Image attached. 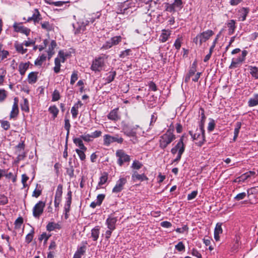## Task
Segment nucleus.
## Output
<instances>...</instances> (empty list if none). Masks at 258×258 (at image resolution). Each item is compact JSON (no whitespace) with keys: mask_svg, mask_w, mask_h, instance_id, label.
<instances>
[{"mask_svg":"<svg viewBox=\"0 0 258 258\" xmlns=\"http://www.w3.org/2000/svg\"><path fill=\"white\" fill-rule=\"evenodd\" d=\"M189 134L193 140L196 141V144L199 146H202L206 141L203 123L200 124V128L196 130L195 133L189 131Z\"/></svg>","mask_w":258,"mask_h":258,"instance_id":"nucleus-1","label":"nucleus"},{"mask_svg":"<svg viewBox=\"0 0 258 258\" xmlns=\"http://www.w3.org/2000/svg\"><path fill=\"white\" fill-rule=\"evenodd\" d=\"M175 136L172 131L168 130L165 134L160 137L159 147L162 149H165L175 139Z\"/></svg>","mask_w":258,"mask_h":258,"instance_id":"nucleus-2","label":"nucleus"},{"mask_svg":"<svg viewBox=\"0 0 258 258\" xmlns=\"http://www.w3.org/2000/svg\"><path fill=\"white\" fill-rule=\"evenodd\" d=\"M214 32L211 30H207L198 34L194 39V42L196 44L201 45L203 42L207 41L212 35Z\"/></svg>","mask_w":258,"mask_h":258,"instance_id":"nucleus-3","label":"nucleus"},{"mask_svg":"<svg viewBox=\"0 0 258 258\" xmlns=\"http://www.w3.org/2000/svg\"><path fill=\"white\" fill-rule=\"evenodd\" d=\"M69 55L68 53H64L63 51L60 50L58 52V56L55 59V67L53 68L54 71L55 73H58L60 71V63L64 62Z\"/></svg>","mask_w":258,"mask_h":258,"instance_id":"nucleus-4","label":"nucleus"},{"mask_svg":"<svg viewBox=\"0 0 258 258\" xmlns=\"http://www.w3.org/2000/svg\"><path fill=\"white\" fill-rule=\"evenodd\" d=\"M115 155L117 158V163L120 166H122L124 163L129 162L131 160L130 156L122 149L117 150Z\"/></svg>","mask_w":258,"mask_h":258,"instance_id":"nucleus-5","label":"nucleus"},{"mask_svg":"<svg viewBox=\"0 0 258 258\" xmlns=\"http://www.w3.org/2000/svg\"><path fill=\"white\" fill-rule=\"evenodd\" d=\"M105 58L104 56L96 57L93 61L91 69L95 72L101 71L105 65Z\"/></svg>","mask_w":258,"mask_h":258,"instance_id":"nucleus-6","label":"nucleus"},{"mask_svg":"<svg viewBox=\"0 0 258 258\" xmlns=\"http://www.w3.org/2000/svg\"><path fill=\"white\" fill-rule=\"evenodd\" d=\"M123 142V139L116 135L115 136H111L106 134L103 136V144L104 145L108 146L110 144L114 142H117L118 144H121Z\"/></svg>","mask_w":258,"mask_h":258,"instance_id":"nucleus-7","label":"nucleus"},{"mask_svg":"<svg viewBox=\"0 0 258 258\" xmlns=\"http://www.w3.org/2000/svg\"><path fill=\"white\" fill-rule=\"evenodd\" d=\"M247 54L246 50H243L241 55L238 56L237 57L233 58L230 66V69H233L238 67L241 65L245 59V57Z\"/></svg>","mask_w":258,"mask_h":258,"instance_id":"nucleus-8","label":"nucleus"},{"mask_svg":"<svg viewBox=\"0 0 258 258\" xmlns=\"http://www.w3.org/2000/svg\"><path fill=\"white\" fill-rule=\"evenodd\" d=\"M138 125H136L132 128H129L127 126H124L122 128V132L124 133L125 135L128 137L133 138L131 140L133 143H136L137 142V139L136 137L137 132L136 130L137 127H138Z\"/></svg>","mask_w":258,"mask_h":258,"instance_id":"nucleus-9","label":"nucleus"},{"mask_svg":"<svg viewBox=\"0 0 258 258\" xmlns=\"http://www.w3.org/2000/svg\"><path fill=\"white\" fill-rule=\"evenodd\" d=\"M115 213L108 216L106 220L105 224L108 229L114 230L116 228V223L118 220V217L115 216Z\"/></svg>","mask_w":258,"mask_h":258,"instance_id":"nucleus-10","label":"nucleus"},{"mask_svg":"<svg viewBox=\"0 0 258 258\" xmlns=\"http://www.w3.org/2000/svg\"><path fill=\"white\" fill-rule=\"evenodd\" d=\"M184 137L182 136L177 144L171 150V152L174 155L177 153H183L185 150V145L183 143Z\"/></svg>","mask_w":258,"mask_h":258,"instance_id":"nucleus-11","label":"nucleus"},{"mask_svg":"<svg viewBox=\"0 0 258 258\" xmlns=\"http://www.w3.org/2000/svg\"><path fill=\"white\" fill-rule=\"evenodd\" d=\"M45 205V203L42 201H39L35 205L33 209V215L35 218H39L42 214Z\"/></svg>","mask_w":258,"mask_h":258,"instance_id":"nucleus-12","label":"nucleus"},{"mask_svg":"<svg viewBox=\"0 0 258 258\" xmlns=\"http://www.w3.org/2000/svg\"><path fill=\"white\" fill-rule=\"evenodd\" d=\"M127 181L125 178L120 177L116 182L115 185L112 189L113 193H118L122 191L123 186L126 184Z\"/></svg>","mask_w":258,"mask_h":258,"instance_id":"nucleus-13","label":"nucleus"},{"mask_svg":"<svg viewBox=\"0 0 258 258\" xmlns=\"http://www.w3.org/2000/svg\"><path fill=\"white\" fill-rule=\"evenodd\" d=\"M72 191L70 190L68 191L66 198V203L64 206V211L65 212V219L68 218V213L70 212L71 205L72 203Z\"/></svg>","mask_w":258,"mask_h":258,"instance_id":"nucleus-14","label":"nucleus"},{"mask_svg":"<svg viewBox=\"0 0 258 258\" xmlns=\"http://www.w3.org/2000/svg\"><path fill=\"white\" fill-rule=\"evenodd\" d=\"M89 21L85 22H78L76 25H74V28L76 29L75 33L83 32L86 29V26L89 24Z\"/></svg>","mask_w":258,"mask_h":258,"instance_id":"nucleus-15","label":"nucleus"},{"mask_svg":"<svg viewBox=\"0 0 258 258\" xmlns=\"http://www.w3.org/2000/svg\"><path fill=\"white\" fill-rule=\"evenodd\" d=\"M132 179L134 182L137 181H143L148 180V178L144 173L140 174L137 171H134L132 175Z\"/></svg>","mask_w":258,"mask_h":258,"instance_id":"nucleus-16","label":"nucleus"},{"mask_svg":"<svg viewBox=\"0 0 258 258\" xmlns=\"http://www.w3.org/2000/svg\"><path fill=\"white\" fill-rule=\"evenodd\" d=\"M13 27L15 31L25 34L26 35H28L30 31V29L22 26L21 24H18L17 23H14Z\"/></svg>","mask_w":258,"mask_h":258,"instance_id":"nucleus-17","label":"nucleus"},{"mask_svg":"<svg viewBox=\"0 0 258 258\" xmlns=\"http://www.w3.org/2000/svg\"><path fill=\"white\" fill-rule=\"evenodd\" d=\"M257 175L258 172H256L254 171H249L241 175L240 177L238 178V179H239V181L243 182L247 179L250 178L251 177H255Z\"/></svg>","mask_w":258,"mask_h":258,"instance_id":"nucleus-18","label":"nucleus"},{"mask_svg":"<svg viewBox=\"0 0 258 258\" xmlns=\"http://www.w3.org/2000/svg\"><path fill=\"white\" fill-rule=\"evenodd\" d=\"M14 102L12 107V109L10 113V117L14 118L17 116L19 113L18 109V99L17 97H15L14 99Z\"/></svg>","mask_w":258,"mask_h":258,"instance_id":"nucleus-19","label":"nucleus"},{"mask_svg":"<svg viewBox=\"0 0 258 258\" xmlns=\"http://www.w3.org/2000/svg\"><path fill=\"white\" fill-rule=\"evenodd\" d=\"M118 108H115L111 110L107 115V118L113 121H117L119 119L120 117L118 114Z\"/></svg>","mask_w":258,"mask_h":258,"instance_id":"nucleus-20","label":"nucleus"},{"mask_svg":"<svg viewBox=\"0 0 258 258\" xmlns=\"http://www.w3.org/2000/svg\"><path fill=\"white\" fill-rule=\"evenodd\" d=\"M223 232V230L222 228V224L221 223H217L216 225L215 230H214V239L216 241H218L220 239L219 235L221 234Z\"/></svg>","mask_w":258,"mask_h":258,"instance_id":"nucleus-21","label":"nucleus"},{"mask_svg":"<svg viewBox=\"0 0 258 258\" xmlns=\"http://www.w3.org/2000/svg\"><path fill=\"white\" fill-rule=\"evenodd\" d=\"M170 34V30L165 29L162 30L159 38L160 41L163 43L166 42L168 40Z\"/></svg>","mask_w":258,"mask_h":258,"instance_id":"nucleus-22","label":"nucleus"},{"mask_svg":"<svg viewBox=\"0 0 258 258\" xmlns=\"http://www.w3.org/2000/svg\"><path fill=\"white\" fill-rule=\"evenodd\" d=\"M249 9L246 8H242L239 11V20L244 21L246 18L247 14L249 13Z\"/></svg>","mask_w":258,"mask_h":258,"instance_id":"nucleus-23","label":"nucleus"},{"mask_svg":"<svg viewBox=\"0 0 258 258\" xmlns=\"http://www.w3.org/2000/svg\"><path fill=\"white\" fill-rule=\"evenodd\" d=\"M86 251V246H82L79 247L74 255L73 258H81Z\"/></svg>","mask_w":258,"mask_h":258,"instance_id":"nucleus-24","label":"nucleus"},{"mask_svg":"<svg viewBox=\"0 0 258 258\" xmlns=\"http://www.w3.org/2000/svg\"><path fill=\"white\" fill-rule=\"evenodd\" d=\"M100 233V228L99 226H96L91 230V237L94 241H96Z\"/></svg>","mask_w":258,"mask_h":258,"instance_id":"nucleus-25","label":"nucleus"},{"mask_svg":"<svg viewBox=\"0 0 258 258\" xmlns=\"http://www.w3.org/2000/svg\"><path fill=\"white\" fill-rule=\"evenodd\" d=\"M29 66V62L21 63L19 66V71L20 74L23 76L25 74L26 71L28 69Z\"/></svg>","mask_w":258,"mask_h":258,"instance_id":"nucleus-26","label":"nucleus"},{"mask_svg":"<svg viewBox=\"0 0 258 258\" xmlns=\"http://www.w3.org/2000/svg\"><path fill=\"white\" fill-rule=\"evenodd\" d=\"M73 142L76 146H77L79 149H83V150H87V148L84 146L82 139L80 138H76L73 139Z\"/></svg>","mask_w":258,"mask_h":258,"instance_id":"nucleus-27","label":"nucleus"},{"mask_svg":"<svg viewBox=\"0 0 258 258\" xmlns=\"http://www.w3.org/2000/svg\"><path fill=\"white\" fill-rule=\"evenodd\" d=\"M228 27V33L229 35H232L235 31V22L233 20H231L227 24Z\"/></svg>","mask_w":258,"mask_h":258,"instance_id":"nucleus-28","label":"nucleus"},{"mask_svg":"<svg viewBox=\"0 0 258 258\" xmlns=\"http://www.w3.org/2000/svg\"><path fill=\"white\" fill-rule=\"evenodd\" d=\"M251 189H247V193L245 192H241L237 194L235 197L234 200L236 201H240L241 200L244 199L246 196L248 197L249 195V191Z\"/></svg>","mask_w":258,"mask_h":258,"instance_id":"nucleus-29","label":"nucleus"},{"mask_svg":"<svg viewBox=\"0 0 258 258\" xmlns=\"http://www.w3.org/2000/svg\"><path fill=\"white\" fill-rule=\"evenodd\" d=\"M37 73L31 72L28 76V81L29 83L32 84L36 82L37 79Z\"/></svg>","mask_w":258,"mask_h":258,"instance_id":"nucleus-30","label":"nucleus"},{"mask_svg":"<svg viewBox=\"0 0 258 258\" xmlns=\"http://www.w3.org/2000/svg\"><path fill=\"white\" fill-rule=\"evenodd\" d=\"M249 72L252 77L258 79V67L249 66Z\"/></svg>","mask_w":258,"mask_h":258,"instance_id":"nucleus-31","label":"nucleus"},{"mask_svg":"<svg viewBox=\"0 0 258 258\" xmlns=\"http://www.w3.org/2000/svg\"><path fill=\"white\" fill-rule=\"evenodd\" d=\"M241 126V122L238 121L235 124V127L234 131L233 141H235L238 136L240 129Z\"/></svg>","mask_w":258,"mask_h":258,"instance_id":"nucleus-32","label":"nucleus"},{"mask_svg":"<svg viewBox=\"0 0 258 258\" xmlns=\"http://www.w3.org/2000/svg\"><path fill=\"white\" fill-rule=\"evenodd\" d=\"M248 106L250 107L255 106L258 105V94H255L253 98L249 99Z\"/></svg>","mask_w":258,"mask_h":258,"instance_id":"nucleus-33","label":"nucleus"},{"mask_svg":"<svg viewBox=\"0 0 258 258\" xmlns=\"http://www.w3.org/2000/svg\"><path fill=\"white\" fill-rule=\"evenodd\" d=\"M108 180V173L103 172L99 178L98 185L101 186L104 184Z\"/></svg>","mask_w":258,"mask_h":258,"instance_id":"nucleus-34","label":"nucleus"},{"mask_svg":"<svg viewBox=\"0 0 258 258\" xmlns=\"http://www.w3.org/2000/svg\"><path fill=\"white\" fill-rule=\"evenodd\" d=\"M106 75L107 77L105 78V81L107 83H110L114 80L116 76V72L114 71L110 72Z\"/></svg>","mask_w":258,"mask_h":258,"instance_id":"nucleus-35","label":"nucleus"},{"mask_svg":"<svg viewBox=\"0 0 258 258\" xmlns=\"http://www.w3.org/2000/svg\"><path fill=\"white\" fill-rule=\"evenodd\" d=\"M23 44H15V46L16 48V50L21 54H24L27 51V49L24 48L23 47Z\"/></svg>","mask_w":258,"mask_h":258,"instance_id":"nucleus-36","label":"nucleus"},{"mask_svg":"<svg viewBox=\"0 0 258 258\" xmlns=\"http://www.w3.org/2000/svg\"><path fill=\"white\" fill-rule=\"evenodd\" d=\"M62 193V186L61 184H59L57 187L55 192V199L61 200Z\"/></svg>","mask_w":258,"mask_h":258,"instance_id":"nucleus-37","label":"nucleus"},{"mask_svg":"<svg viewBox=\"0 0 258 258\" xmlns=\"http://www.w3.org/2000/svg\"><path fill=\"white\" fill-rule=\"evenodd\" d=\"M75 151L78 155L81 160L84 161L85 160L86 155L85 154V152H86V150H83V149H76L75 150Z\"/></svg>","mask_w":258,"mask_h":258,"instance_id":"nucleus-38","label":"nucleus"},{"mask_svg":"<svg viewBox=\"0 0 258 258\" xmlns=\"http://www.w3.org/2000/svg\"><path fill=\"white\" fill-rule=\"evenodd\" d=\"M51 49L49 48V58L55 53V49H57V44L54 40H52L50 43Z\"/></svg>","mask_w":258,"mask_h":258,"instance_id":"nucleus-39","label":"nucleus"},{"mask_svg":"<svg viewBox=\"0 0 258 258\" xmlns=\"http://www.w3.org/2000/svg\"><path fill=\"white\" fill-rule=\"evenodd\" d=\"M46 56L45 54H42L35 61L34 63L36 66H41L43 61L46 60Z\"/></svg>","mask_w":258,"mask_h":258,"instance_id":"nucleus-40","label":"nucleus"},{"mask_svg":"<svg viewBox=\"0 0 258 258\" xmlns=\"http://www.w3.org/2000/svg\"><path fill=\"white\" fill-rule=\"evenodd\" d=\"M40 15L37 9H35L32 16L33 21L35 23L38 22L40 20Z\"/></svg>","mask_w":258,"mask_h":258,"instance_id":"nucleus-41","label":"nucleus"},{"mask_svg":"<svg viewBox=\"0 0 258 258\" xmlns=\"http://www.w3.org/2000/svg\"><path fill=\"white\" fill-rule=\"evenodd\" d=\"M49 112L52 114L53 118L54 119L57 115L59 110L55 106L49 107Z\"/></svg>","mask_w":258,"mask_h":258,"instance_id":"nucleus-42","label":"nucleus"},{"mask_svg":"<svg viewBox=\"0 0 258 258\" xmlns=\"http://www.w3.org/2000/svg\"><path fill=\"white\" fill-rule=\"evenodd\" d=\"M142 166L143 164L142 163L138 160H135L132 163L131 168L134 170H139L142 167Z\"/></svg>","mask_w":258,"mask_h":258,"instance_id":"nucleus-43","label":"nucleus"},{"mask_svg":"<svg viewBox=\"0 0 258 258\" xmlns=\"http://www.w3.org/2000/svg\"><path fill=\"white\" fill-rule=\"evenodd\" d=\"M110 40L112 45L118 44L121 41V37L120 36H116L111 38Z\"/></svg>","mask_w":258,"mask_h":258,"instance_id":"nucleus-44","label":"nucleus"},{"mask_svg":"<svg viewBox=\"0 0 258 258\" xmlns=\"http://www.w3.org/2000/svg\"><path fill=\"white\" fill-rule=\"evenodd\" d=\"M34 229H32L30 232L26 235L25 240L27 243H29L32 241L34 236Z\"/></svg>","mask_w":258,"mask_h":258,"instance_id":"nucleus-45","label":"nucleus"},{"mask_svg":"<svg viewBox=\"0 0 258 258\" xmlns=\"http://www.w3.org/2000/svg\"><path fill=\"white\" fill-rule=\"evenodd\" d=\"M60 99V94L58 90H55L52 94V101H56Z\"/></svg>","mask_w":258,"mask_h":258,"instance_id":"nucleus-46","label":"nucleus"},{"mask_svg":"<svg viewBox=\"0 0 258 258\" xmlns=\"http://www.w3.org/2000/svg\"><path fill=\"white\" fill-rule=\"evenodd\" d=\"M71 111L72 114V117L74 118H76L78 114V106L77 104L72 107Z\"/></svg>","mask_w":258,"mask_h":258,"instance_id":"nucleus-47","label":"nucleus"},{"mask_svg":"<svg viewBox=\"0 0 258 258\" xmlns=\"http://www.w3.org/2000/svg\"><path fill=\"white\" fill-rule=\"evenodd\" d=\"M48 239V236L46 233H43L39 237L38 239L42 242L43 240V244H46L47 241Z\"/></svg>","mask_w":258,"mask_h":258,"instance_id":"nucleus-48","label":"nucleus"},{"mask_svg":"<svg viewBox=\"0 0 258 258\" xmlns=\"http://www.w3.org/2000/svg\"><path fill=\"white\" fill-rule=\"evenodd\" d=\"M199 116L200 117L201 119V122L200 123H203V125H204V121L206 118L205 115V111L203 108H200V111H199Z\"/></svg>","mask_w":258,"mask_h":258,"instance_id":"nucleus-49","label":"nucleus"},{"mask_svg":"<svg viewBox=\"0 0 258 258\" xmlns=\"http://www.w3.org/2000/svg\"><path fill=\"white\" fill-rule=\"evenodd\" d=\"M78 72L76 71L73 72L71 76L70 84L71 85H73L75 83V82L78 80Z\"/></svg>","mask_w":258,"mask_h":258,"instance_id":"nucleus-50","label":"nucleus"},{"mask_svg":"<svg viewBox=\"0 0 258 258\" xmlns=\"http://www.w3.org/2000/svg\"><path fill=\"white\" fill-rule=\"evenodd\" d=\"M196 67H197V62L196 61L194 62L192 64L191 67L190 69L188 75L190 76L194 75L196 72Z\"/></svg>","mask_w":258,"mask_h":258,"instance_id":"nucleus-51","label":"nucleus"},{"mask_svg":"<svg viewBox=\"0 0 258 258\" xmlns=\"http://www.w3.org/2000/svg\"><path fill=\"white\" fill-rule=\"evenodd\" d=\"M21 109L26 112L29 111V103L27 99H24V103L21 105Z\"/></svg>","mask_w":258,"mask_h":258,"instance_id":"nucleus-52","label":"nucleus"},{"mask_svg":"<svg viewBox=\"0 0 258 258\" xmlns=\"http://www.w3.org/2000/svg\"><path fill=\"white\" fill-rule=\"evenodd\" d=\"M60 226L58 223H55L53 222H49V231H52L56 229H60Z\"/></svg>","mask_w":258,"mask_h":258,"instance_id":"nucleus-53","label":"nucleus"},{"mask_svg":"<svg viewBox=\"0 0 258 258\" xmlns=\"http://www.w3.org/2000/svg\"><path fill=\"white\" fill-rule=\"evenodd\" d=\"M7 96V92L4 89H0V102L4 101Z\"/></svg>","mask_w":258,"mask_h":258,"instance_id":"nucleus-54","label":"nucleus"},{"mask_svg":"<svg viewBox=\"0 0 258 258\" xmlns=\"http://www.w3.org/2000/svg\"><path fill=\"white\" fill-rule=\"evenodd\" d=\"M182 39L181 37H179L176 39L174 44V46L176 49L179 50L180 49L182 43Z\"/></svg>","mask_w":258,"mask_h":258,"instance_id":"nucleus-55","label":"nucleus"},{"mask_svg":"<svg viewBox=\"0 0 258 258\" xmlns=\"http://www.w3.org/2000/svg\"><path fill=\"white\" fill-rule=\"evenodd\" d=\"M68 2H64V1H57V2H53L51 0H49V5H54L57 7H61L63 4L68 3Z\"/></svg>","mask_w":258,"mask_h":258,"instance_id":"nucleus-56","label":"nucleus"},{"mask_svg":"<svg viewBox=\"0 0 258 258\" xmlns=\"http://www.w3.org/2000/svg\"><path fill=\"white\" fill-rule=\"evenodd\" d=\"M175 248L178 251H182L184 250L185 246L182 242H179L175 246Z\"/></svg>","mask_w":258,"mask_h":258,"instance_id":"nucleus-57","label":"nucleus"},{"mask_svg":"<svg viewBox=\"0 0 258 258\" xmlns=\"http://www.w3.org/2000/svg\"><path fill=\"white\" fill-rule=\"evenodd\" d=\"M112 46L113 45L111 43V41L109 40L106 41L104 44H103V45L101 47V49L104 50L108 49L111 48Z\"/></svg>","mask_w":258,"mask_h":258,"instance_id":"nucleus-58","label":"nucleus"},{"mask_svg":"<svg viewBox=\"0 0 258 258\" xmlns=\"http://www.w3.org/2000/svg\"><path fill=\"white\" fill-rule=\"evenodd\" d=\"M81 138L86 142H90L92 140L91 134H85L81 136Z\"/></svg>","mask_w":258,"mask_h":258,"instance_id":"nucleus-59","label":"nucleus"},{"mask_svg":"<svg viewBox=\"0 0 258 258\" xmlns=\"http://www.w3.org/2000/svg\"><path fill=\"white\" fill-rule=\"evenodd\" d=\"M198 195V191L197 190L192 191L190 194H189L187 195V200H191L194 199H195Z\"/></svg>","mask_w":258,"mask_h":258,"instance_id":"nucleus-60","label":"nucleus"},{"mask_svg":"<svg viewBox=\"0 0 258 258\" xmlns=\"http://www.w3.org/2000/svg\"><path fill=\"white\" fill-rule=\"evenodd\" d=\"M28 179H29V177L27 176L26 174H22V183H23L24 188L27 186L26 182L28 180Z\"/></svg>","mask_w":258,"mask_h":258,"instance_id":"nucleus-61","label":"nucleus"},{"mask_svg":"<svg viewBox=\"0 0 258 258\" xmlns=\"http://www.w3.org/2000/svg\"><path fill=\"white\" fill-rule=\"evenodd\" d=\"M71 124L69 119L66 118L64 120V128L67 131V134L68 135L70 132Z\"/></svg>","mask_w":258,"mask_h":258,"instance_id":"nucleus-62","label":"nucleus"},{"mask_svg":"<svg viewBox=\"0 0 258 258\" xmlns=\"http://www.w3.org/2000/svg\"><path fill=\"white\" fill-rule=\"evenodd\" d=\"M38 185L37 184L36 188L33 191L32 194V196L37 198L41 194V190L39 189H37Z\"/></svg>","mask_w":258,"mask_h":258,"instance_id":"nucleus-63","label":"nucleus"},{"mask_svg":"<svg viewBox=\"0 0 258 258\" xmlns=\"http://www.w3.org/2000/svg\"><path fill=\"white\" fill-rule=\"evenodd\" d=\"M1 125L2 127L5 130H8L10 127V123L8 121H2Z\"/></svg>","mask_w":258,"mask_h":258,"instance_id":"nucleus-64","label":"nucleus"}]
</instances>
